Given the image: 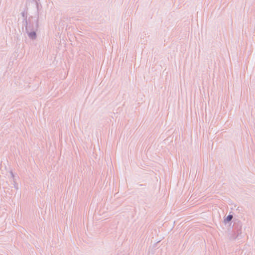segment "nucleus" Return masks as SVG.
Instances as JSON below:
<instances>
[{"label":"nucleus","mask_w":255,"mask_h":255,"mask_svg":"<svg viewBox=\"0 0 255 255\" xmlns=\"http://www.w3.org/2000/svg\"><path fill=\"white\" fill-rule=\"evenodd\" d=\"M233 218L232 215H228L226 218L227 221H230Z\"/></svg>","instance_id":"f257e3e1"},{"label":"nucleus","mask_w":255,"mask_h":255,"mask_svg":"<svg viewBox=\"0 0 255 255\" xmlns=\"http://www.w3.org/2000/svg\"><path fill=\"white\" fill-rule=\"evenodd\" d=\"M30 36L32 37L33 36V37H35V33H34L33 34H30Z\"/></svg>","instance_id":"f03ea898"}]
</instances>
